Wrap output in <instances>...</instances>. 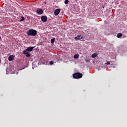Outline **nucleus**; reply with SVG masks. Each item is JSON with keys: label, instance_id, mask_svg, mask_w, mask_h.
<instances>
[{"label": "nucleus", "instance_id": "aec40b11", "mask_svg": "<svg viewBox=\"0 0 127 127\" xmlns=\"http://www.w3.org/2000/svg\"><path fill=\"white\" fill-rule=\"evenodd\" d=\"M0 38H1V37L0 36Z\"/></svg>", "mask_w": 127, "mask_h": 127}, {"label": "nucleus", "instance_id": "4468645a", "mask_svg": "<svg viewBox=\"0 0 127 127\" xmlns=\"http://www.w3.org/2000/svg\"><path fill=\"white\" fill-rule=\"evenodd\" d=\"M55 41V38H53L51 39V43H52V44H53V43H54Z\"/></svg>", "mask_w": 127, "mask_h": 127}, {"label": "nucleus", "instance_id": "a211bd4d", "mask_svg": "<svg viewBox=\"0 0 127 127\" xmlns=\"http://www.w3.org/2000/svg\"><path fill=\"white\" fill-rule=\"evenodd\" d=\"M106 64L107 65H110V62H107V63H106Z\"/></svg>", "mask_w": 127, "mask_h": 127}, {"label": "nucleus", "instance_id": "f257e3e1", "mask_svg": "<svg viewBox=\"0 0 127 127\" xmlns=\"http://www.w3.org/2000/svg\"><path fill=\"white\" fill-rule=\"evenodd\" d=\"M27 34L29 36H35L37 34V31L34 29H30L27 32Z\"/></svg>", "mask_w": 127, "mask_h": 127}, {"label": "nucleus", "instance_id": "20e7f679", "mask_svg": "<svg viewBox=\"0 0 127 127\" xmlns=\"http://www.w3.org/2000/svg\"><path fill=\"white\" fill-rule=\"evenodd\" d=\"M36 13L39 15H41L44 13V11L42 9H38L36 10Z\"/></svg>", "mask_w": 127, "mask_h": 127}, {"label": "nucleus", "instance_id": "423d86ee", "mask_svg": "<svg viewBox=\"0 0 127 127\" xmlns=\"http://www.w3.org/2000/svg\"><path fill=\"white\" fill-rule=\"evenodd\" d=\"M47 19V17L45 16H42V17H41V19H42V21H43V22H46Z\"/></svg>", "mask_w": 127, "mask_h": 127}, {"label": "nucleus", "instance_id": "1a4fd4ad", "mask_svg": "<svg viewBox=\"0 0 127 127\" xmlns=\"http://www.w3.org/2000/svg\"><path fill=\"white\" fill-rule=\"evenodd\" d=\"M23 54L26 55V57H30L31 54H29V52H27V53H25V51H23Z\"/></svg>", "mask_w": 127, "mask_h": 127}, {"label": "nucleus", "instance_id": "6e6552de", "mask_svg": "<svg viewBox=\"0 0 127 127\" xmlns=\"http://www.w3.org/2000/svg\"><path fill=\"white\" fill-rule=\"evenodd\" d=\"M14 59V56L13 55H11L8 57L9 61H13Z\"/></svg>", "mask_w": 127, "mask_h": 127}, {"label": "nucleus", "instance_id": "ddd939ff", "mask_svg": "<svg viewBox=\"0 0 127 127\" xmlns=\"http://www.w3.org/2000/svg\"><path fill=\"white\" fill-rule=\"evenodd\" d=\"M79 57V55L78 54H75L73 56V58L75 59H77V58Z\"/></svg>", "mask_w": 127, "mask_h": 127}, {"label": "nucleus", "instance_id": "f3484780", "mask_svg": "<svg viewBox=\"0 0 127 127\" xmlns=\"http://www.w3.org/2000/svg\"><path fill=\"white\" fill-rule=\"evenodd\" d=\"M69 2V0H64V3L65 4H67Z\"/></svg>", "mask_w": 127, "mask_h": 127}, {"label": "nucleus", "instance_id": "0eeeda50", "mask_svg": "<svg viewBox=\"0 0 127 127\" xmlns=\"http://www.w3.org/2000/svg\"><path fill=\"white\" fill-rule=\"evenodd\" d=\"M81 35H79L78 36H76L75 37H74V39L75 40H81L83 38V36H81Z\"/></svg>", "mask_w": 127, "mask_h": 127}, {"label": "nucleus", "instance_id": "9b49d317", "mask_svg": "<svg viewBox=\"0 0 127 127\" xmlns=\"http://www.w3.org/2000/svg\"><path fill=\"white\" fill-rule=\"evenodd\" d=\"M97 55H98L97 54H96V53H94V54H93L91 55V57H92V58H95V57H97Z\"/></svg>", "mask_w": 127, "mask_h": 127}, {"label": "nucleus", "instance_id": "2eb2a0df", "mask_svg": "<svg viewBox=\"0 0 127 127\" xmlns=\"http://www.w3.org/2000/svg\"><path fill=\"white\" fill-rule=\"evenodd\" d=\"M22 19L20 20V22L23 21L25 20V18L23 16L21 17Z\"/></svg>", "mask_w": 127, "mask_h": 127}, {"label": "nucleus", "instance_id": "f03ea898", "mask_svg": "<svg viewBox=\"0 0 127 127\" xmlns=\"http://www.w3.org/2000/svg\"><path fill=\"white\" fill-rule=\"evenodd\" d=\"M72 76L74 79H78L82 78L83 74L80 72H76L72 74Z\"/></svg>", "mask_w": 127, "mask_h": 127}, {"label": "nucleus", "instance_id": "39448f33", "mask_svg": "<svg viewBox=\"0 0 127 127\" xmlns=\"http://www.w3.org/2000/svg\"><path fill=\"white\" fill-rule=\"evenodd\" d=\"M60 11H61L60 9V8H58V9L55 10V12L54 13V14H55V15L56 16H57V15H58L60 13Z\"/></svg>", "mask_w": 127, "mask_h": 127}, {"label": "nucleus", "instance_id": "6ab92c4d", "mask_svg": "<svg viewBox=\"0 0 127 127\" xmlns=\"http://www.w3.org/2000/svg\"><path fill=\"white\" fill-rule=\"evenodd\" d=\"M45 3H46H46H47V2L45 1Z\"/></svg>", "mask_w": 127, "mask_h": 127}, {"label": "nucleus", "instance_id": "dca6fc26", "mask_svg": "<svg viewBox=\"0 0 127 127\" xmlns=\"http://www.w3.org/2000/svg\"><path fill=\"white\" fill-rule=\"evenodd\" d=\"M54 63V62L53 61L50 62V65H53Z\"/></svg>", "mask_w": 127, "mask_h": 127}, {"label": "nucleus", "instance_id": "7ed1b4c3", "mask_svg": "<svg viewBox=\"0 0 127 127\" xmlns=\"http://www.w3.org/2000/svg\"><path fill=\"white\" fill-rule=\"evenodd\" d=\"M35 47H30L29 48H28L27 49L25 50L24 51V53L26 54L27 53V52H31V51H32L34 49V48H35Z\"/></svg>", "mask_w": 127, "mask_h": 127}, {"label": "nucleus", "instance_id": "9d476101", "mask_svg": "<svg viewBox=\"0 0 127 127\" xmlns=\"http://www.w3.org/2000/svg\"><path fill=\"white\" fill-rule=\"evenodd\" d=\"M122 36H123L122 33H119L117 34V37H118V38H121Z\"/></svg>", "mask_w": 127, "mask_h": 127}, {"label": "nucleus", "instance_id": "f8f14e48", "mask_svg": "<svg viewBox=\"0 0 127 127\" xmlns=\"http://www.w3.org/2000/svg\"><path fill=\"white\" fill-rule=\"evenodd\" d=\"M85 62L86 63H88V62H90V60H89V59L88 58H85Z\"/></svg>", "mask_w": 127, "mask_h": 127}]
</instances>
